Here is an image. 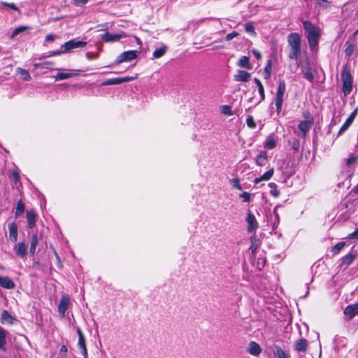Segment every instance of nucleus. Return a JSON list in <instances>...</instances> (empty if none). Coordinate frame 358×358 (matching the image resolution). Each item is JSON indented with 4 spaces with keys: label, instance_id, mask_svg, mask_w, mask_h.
<instances>
[{
    "label": "nucleus",
    "instance_id": "nucleus-1",
    "mask_svg": "<svg viewBox=\"0 0 358 358\" xmlns=\"http://www.w3.org/2000/svg\"><path fill=\"white\" fill-rule=\"evenodd\" d=\"M303 27L306 33V37L312 51L317 49L318 42L321 36L320 29L309 21H303Z\"/></svg>",
    "mask_w": 358,
    "mask_h": 358
},
{
    "label": "nucleus",
    "instance_id": "nucleus-2",
    "mask_svg": "<svg viewBox=\"0 0 358 358\" xmlns=\"http://www.w3.org/2000/svg\"><path fill=\"white\" fill-rule=\"evenodd\" d=\"M287 41L290 47L288 57L291 59H296L301 52V36L297 33H291L287 37Z\"/></svg>",
    "mask_w": 358,
    "mask_h": 358
},
{
    "label": "nucleus",
    "instance_id": "nucleus-3",
    "mask_svg": "<svg viewBox=\"0 0 358 358\" xmlns=\"http://www.w3.org/2000/svg\"><path fill=\"white\" fill-rule=\"evenodd\" d=\"M341 80L343 93L345 95L349 94L352 90V76L351 75L350 69L347 64L343 66Z\"/></svg>",
    "mask_w": 358,
    "mask_h": 358
},
{
    "label": "nucleus",
    "instance_id": "nucleus-4",
    "mask_svg": "<svg viewBox=\"0 0 358 358\" xmlns=\"http://www.w3.org/2000/svg\"><path fill=\"white\" fill-rule=\"evenodd\" d=\"M286 90V85L283 80H280L278 90L275 96V106L278 113H280L282 110V106L283 103V96Z\"/></svg>",
    "mask_w": 358,
    "mask_h": 358
},
{
    "label": "nucleus",
    "instance_id": "nucleus-5",
    "mask_svg": "<svg viewBox=\"0 0 358 358\" xmlns=\"http://www.w3.org/2000/svg\"><path fill=\"white\" fill-rule=\"evenodd\" d=\"M305 120L301 121L298 125L299 131L302 133L303 137H306L307 132L311 129L313 124V117L310 113L304 115Z\"/></svg>",
    "mask_w": 358,
    "mask_h": 358
},
{
    "label": "nucleus",
    "instance_id": "nucleus-6",
    "mask_svg": "<svg viewBox=\"0 0 358 358\" xmlns=\"http://www.w3.org/2000/svg\"><path fill=\"white\" fill-rule=\"evenodd\" d=\"M136 50H129L120 54L115 62L114 64H120L122 62H128L137 57Z\"/></svg>",
    "mask_w": 358,
    "mask_h": 358
},
{
    "label": "nucleus",
    "instance_id": "nucleus-7",
    "mask_svg": "<svg viewBox=\"0 0 358 358\" xmlns=\"http://www.w3.org/2000/svg\"><path fill=\"white\" fill-rule=\"evenodd\" d=\"M87 45V42L81 41H76L74 39L70 40L66 42L64 45H62V49H63V52H67L73 49L83 48Z\"/></svg>",
    "mask_w": 358,
    "mask_h": 358
},
{
    "label": "nucleus",
    "instance_id": "nucleus-8",
    "mask_svg": "<svg viewBox=\"0 0 358 358\" xmlns=\"http://www.w3.org/2000/svg\"><path fill=\"white\" fill-rule=\"evenodd\" d=\"M136 78V76H124L122 78H114L106 80L102 85H119L123 83L132 81Z\"/></svg>",
    "mask_w": 358,
    "mask_h": 358
},
{
    "label": "nucleus",
    "instance_id": "nucleus-9",
    "mask_svg": "<svg viewBox=\"0 0 358 358\" xmlns=\"http://www.w3.org/2000/svg\"><path fill=\"white\" fill-rule=\"evenodd\" d=\"M70 299L68 295H63L58 306V312L62 317H64L65 313L69 307Z\"/></svg>",
    "mask_w": 358,
    "mask_h": 358
},
{
    "label": "nucleus",
    "instance_id": "nucleus-10",
    "mask_svg": "<svg viewBox=\"0 0 358 358\" xmlns=\"http://www.w3.org/2000/svg\"><path fill=\"white\" fill-rule=\"evenodd\" d=\"M246 222L248 224V231L249 232L255 231L258 227V223L255 215L249 210L246 217Z\"/></svg>",
    "mask_w": 358,
    "mask_h": 358
},
{
    "label": "nucleus",
    "instance_id": "nucleus-11",
    "mask_svg": "<svg viewBox=\"0 0 358 358\" xmlns=\"http://www.w3.org/2000/svg\"><path fill=\"white\" fill-rule=\"evenodd\" d=\"M358 312V303L348 306L344 310V314L348 320H352Z\"/></svg>",
    "mask_w": 358,
    "mask_h": 358
},
{
    "label": "nucleus",
    "instance_id": "nucleus-12",
    "mask_svg": "<svg viewBox=\"0 0 358 358\" xmlns=\"http://www.w3.org/2000/svg\"><path fill=\"white\" fill-rule=\"evenodd\" d=\"M251 77V74L243 70H238L237 73L234 75V80L237 82H248Z\"/></svg>",
    "mask_w": 358,
    "mask_h": 358
},
{
    "label": "nucleus",
    "instance_id": "nucleus-13",
    "mask_svg": "<svg viewBox=\"0 0 358 358\" xmlns=\"http://www.w3.org/2000/svg\"><path fill=\"white\" fill-rule=\"evenodd\" d=\"M0 287L7 289H12L15 288V284L9 277L0 276Z\"/></svg>",
    "mask_w": 358,
    "mask_h": 358
},
{
    "label": "nucleus",
    "instance_id": "nucleus-14",
    "mask_svg": "<svg viewBox=\"0 0 358 358\" xmlns=\"http://www.w3.org/2000/svg\"><path fill=\"white\" fill-rule=\"evenodd\" d=\"M122 35L119 34H112L109 32H106L105 34H103L102 35L101 38L105 42L110 43V42L117 41L118 40H120L122 38Z\"/></svg>",
    "mask_w": 358,
    "mask_h": 358
},
{
    "label": "nucleus",
    "instance_id": "nucleus-15",
    "mask_svg": "<svg viewBox=\"0 0 358 358\" xmlns=\"http://www.w3.org/2000/svg\"><path fill=\"white\" fill-rule=\"evenodd\" d=\"M9 238L13 242H15L17 239V225L15 222L8 224Z\"/></svg>",
    "mask_w": 358,
    "mask_h": 358
},
{
    "label": "nucleus",
    "instance_id": "nucleus-16",
    "mask_svg": "<svg viewBox=\"0 0 358 358\" xmlns=\"http://www.w3.org/2000/svg\"><path fill=\"white\" fill-rule=\"evenodd\" d=\"M8 331L0 326V350L6 352V336Z\"/></svg>",
    "mask_w": 358,
    "mask_h": 358
},
{
    "label": "nucleus",
    "instance_id": "nucleus-17",
    "mask_svg": "<svg viewBox=\"0 0 358 358\" xmlns=\"http://www.w3.org/2000/svg\"><path fill=\"white\" fill-rule=\"evenodd\" d=\"M248 351L250 354L252 355L258 356L261 353L262 349L258 343H257L255 341H252L249 344Z\"/></svg>",
    "mask_w": 358,
    "mask_h": 358
},
{
    "label": "nucleus",
    "instance_id": "nucleus-18",
    "mask_svg": "<svg viewBox=\"0 0 358 358\" xmlns=\"http://www.w3.org/2000/svg\"><path fill=\"white\" fill-rule=\"evenodd\" d=\"M308 348V341L301 338L294 343V348L299 352H305Z\"/></svg>",
    "mask_w": 358,
    "mask_h": 358
},
{
    "label": "nucleus",
    "instance_id": "nucleus-19",
    "mask_svg": "<svg viewBox=\"0 0 358 358\" xmlns=\"http://www.w3.org/2000/svg\"><path fill=\"white\" fill-rule=\"evenodd\" d=\"M274 170L273 169H271L268 170L266 173H264L262 176L259 178H256L254 180L255 185L259 183L262 181H267L273 175Z\"/></svg>",
    "mask_w": 358,
    "mask_h": 358
},
{
    "label": "nucleus",
    "instance_id": "nucleus-20",
    "mask_svg": "<svg viewBox=\"0 0 358 358\" xmlns=\"http://www.w3.org/2000/svg\"><path fill=\"white\" fill-rule=\"evenodd\" d=\"M357 257L356 252H352L343 257L341 259L342 264L348 266L352 263Z\"/></svg>",
    "mask_w": 358,
    "mask_h": 358
},
{
    "label": "nucleus",
    "instance_id": "nucleus-21",
    "mask_svg": "<svg viewBox=\"0 0 358 358\" xmlns=\"http://www.w3.org/2000/svg\"><path fill=\"white\" fill-rule=\"evenodd\" d=\"M36 214L33 210H28L27 212V219L28 222V227L32 229L36 225Z\"/></svg>",
    "mask_w": 358,
    "mask_h": 358
},
{
    "label": "nucleus",
    "instance_id": "nucleus-22",
    "mask_svg": "<svg viewBox=\"0 0 358 358\" xmlns=\"http://www.w3.org/2000/svg\"><path fill=\"white\" fill-rule=\"evenodd\" d=\"M78 346L80 349L81 354L83 355L84 358H87V350L85 336L78 338Z\"/></svg>",
    "mask_w": 358,
    "mask_h": 358
},
{
    "label": "nucleus",
    "instance_id": "nucleus-23",
    "mask_svg": "<svg viewBox=\"0 0 358 358\" xmlns=\"http://www.w3.org/2000/svg\"><path fill=\"white\" fill-rule=\"evenodd\" d=\"M273 354L278 358H290L289 355L278 345L274 346Z\"/></svg>",
    "mask_w": 358,
    "mask_h": 358
},
{
    "label": "nucleus",
    "instance_id": "nucleus-24",
    "mask_svg": "<svg viewBox=\"0 0 358 358\" xmlns=\"http://www.w3.org/2000/svg\"><path fill=\"white\" fill-rule=\"evenodd\" d=\"M267 161L266 152L262 151L256 158V163L261 166L266 165Z\"/></svg>",
    "mask_w": 358,
    "mask_h": 358
},
{
    "label": "nucleus",
    "instance_id": "nucleus-25",
    "mask_svg": "<svg viewBox=\"0 0 358 358\" xmlns=\"http://www.w3.org/2000/svg\"><path fill=\"white\" fill-rule=\"evenodd\" d=\"M16 253L18 256H20L21 258H24L26 255L27 252V245L24 243H19L16 248Z\"/></svg>",
    "mask_w": 358,
    "mask_h": 358
},
{
    "label": "nucleus",
    "instance_id": "nucleus-26",
    "mask_svg": "<svg viewBox=\"0 0 358 358\" xmlns=\"http://www.w3.org/2000/svg\"><path fill=\"white\" fill-rule=\"evenodd\" d=\"M238 66L248 69H251L252 66L250 64L249 57L246 56H242L238 62Z\"/></svg>",
    "mask_w": 358,
    "mask_h": 358
},
{
    "label": "nucleus",
    "instance_id": "nucleus-27",
    "mask_svg": "<svg viewBox=\"0 0 358 358\" xmlns=\"http://www.w3.org/2000/svg\"><path fill=\"white\" fill-rule=\"evenodd\" d=\"M251 245L250 250L252 254H255L259 246V241L257 238L256 236L250 237Z\"/></svg>",
    "mask_w": 358,
    "mask_h": 358
},
{
    "label": "nucleus",
    "instance_id": "nucleus-28",
    "mask_svg": "<svg viewBox=\"0 0 358 358\" xmlns=\"http://www.w3.org/2000/svg\"><path fill=\"white\" fill-rule=\"evenodd\" d=\"M78 75V73H58L54 78L55 80H62L69 79L73 76Z\"/></svg>",
    "mask_w": 358,
    "mask_h": 358
},
{
    "label": "nucleus",
    "instance_id": "nucleus-29",
    "mask_svg": "<svg viewBox=\"0 0 358 358\" xmlns=\"http://www.w3.org/2000/svg\"><path fill=\"white\" fill-rule=\"evenodd\" d=\"M254 81L258 87V91H259V93L261 96L260 101H264L265 99V93H264V86L259 79L255 78Z\"/></svg>",
    "mask_w": 358,
    "mask_h": 358
},
{
    "label": "nucleus",
    "instance_id": "nucleus-30",
    "mask_svg": "<svg viewBox=\"0 0 358 358\" xmlns=\"http://www.w3.org/2000/svg\"><path fill=\"white\" fill-rule=\"evenodd\" d=\"M13 321V317L9 314V313L7 310H3L1 316V323L6 322L8 324H12Z\"/></svg>",
    "mask_w": 358,
    "mask_h": 358
},
{
    "label": "nucleus",
    "instance_id": "nucleus-31",
    "mask_svg": "<svg viewBox=\"0 0 358 358\" xmlns=\"http://www.w3.org/2000/svg\"><path fill=\"white\" fill-rule=\"evenodd\" d=\"M302 73L305 78L310 82H313L314 80V75L311 71V69L309 66L303 67L302 69Z\"/></svg>",
    "mask_w": 358,
    "mask_h": 358
},
{
    "label": "nucleus",
    "instance_id": "nucleus-32",
    "mask_svg": "<svg viewBox=\"0 0 358 358\" xmlns=\"http://www.w3.org/2000/svg\"><path fill=\"white\" fill-rule=\"evenodd\" d=\"M37 245H38L37 235L33 234L31 237V244H30V248H29V252L31 255H34L35 253V250H36Z\"/></svg>",
    "mask_w": 358,
    "mask_h": 358
},
{
    "label": "nucleus",
    "instance_id": "nucleus-33",
    "mask_svg": "<svg viewBox=\"0 0 358 358\" xmlns=\"http://www.w3.org/2000/svg\"><path fill=\"white\" fill-rule=\"evenodd\" d=\"M276 145V141L273 136L270 135L266 140L265 147L268 149H273Z\"/></svg>",
    "mask_w": 358,
    "mask_h": 358
},
{
    "label": "nucleus",
    "instance_id": "nucleus-34",
    "mask_svg": "<svg viewBox=\"0 0 358 358\" xmlns=\"http://www.w3.org/2000/svg\"><path fill=\"white\" fill-rule=\"evenodd\" d=\"M24 212V205L23 202L20 200L17 203L16 210H15V217L21 216Z\"/></svg>",
    "mask_w": 358,
    "mask_h": 358
},
{
    "label": "nucleus",
    "instance_id": "nucleus-35",
    "mask_svg": "<svg viewBox=\"0 0 358 358\" xmlns=\"http://www.w3.org/2000/svg\"><path fill=\"white\" fill-rule=\"evenodd\" d=\"M167 48L166 45L160 47L159 48L156 49L153 52V57L155 58H159L162 57L166 52Z\"/></svg>",
    "mask_w": 358,
    "mask_h": 358
},
{
    "label": "nucleus",
    "instance_id": "nucleus-36",
    "mask_svg": "<svg viewBox=\"0 0 358 358\" xmlns=\"http://www.w3.org/2000/svg\"><path fill=\"white\" fill-rule=\"evenodd\" d=\"M346 48L345 49V54L346 57H350L352 55L355 51V45L352 43L346 42L345 43Z\"/></svg>",
    "mask_w": 358,
    "mask_h": 358
},
{
    "label": "nucleus",
    "instance_id": "nucleus-37",
    "mask_svg": "<svg viewBox=\"0 0 358 358\" xmlns=\"http://www.w3.org/2000/svg\"><path fill=\"white\" fill-rule=\"evenodd\" d=\"M345 245V242H339L331 248V252L334 253V255H337L341 252Z\"/></svg>",
    "mask_w": 358,
    "mask_h": 358
},
{
    "label": "nucleus",
    "instance_id": "nucleus-38",
    "mask_svg": "<svg viewBox=\"0 0 358 358\" xmlns=\"http://www.w3.org/2000/svg\"><path fill=\"white\" fill-rule=\"evenodd\" d=\"M352 122H353L348 117V119L345 120L344 124L341 127L338 134H343L349 128V127L352 124Z\"/></svg>",
    "mask_w": 358,
    "mask_h": 358
},
{
    "label": "nucleus",
    "instance_id": "nucleus-39",
    "mask_svg": "<svg viewBox=\"0 0 358 358\" xmlns=\"http://www.w3.org/2000/svg\"><path fill=\"white\" fill-rule=\"evenodd\" d=\"M271 65L272 62L271 60H268L266 65L264 68V78L268 79L271 76Z\"/></svg>",
    "mask_w": 358,
    "mask_h": 358
},
{
    "label": "nucleus",
    "instance_id": "nucleus-40",
    "mask_svg": "<svg viewBox=\"0 0 358 358\" xmlns=\"http://www.w3.org/2000/svg\"><path fill=\"white\" fill-rule=\"evenodd\" d=\"M269 187L271 189L270 190V194L274 197H278L280 195V192L277 189V185L273 182H271L269 184Z\"/></svg>",
    "mask_w": 358,
    "mask_h": 358
},
{
    "label": "nucleus",
    "instance_id": "nucleus-41",
    "mask_svg": "<svg viewBox=\"0 0 358 358\" xmlns=\"http://www.w3.org/2000/svg\"><path fill=\"white\" fill-rule=\"evenodd\" d=\"M244 27H245V29L246 32L251 34L252 35L256 34V32L255 31V27H254L252 23H251V22L246 23V24H245Z\"/></svg>",
    "mask_w": 358,
    "mask_h": 358
},
{
    "label": "nucleus",
    "instance_id": "nucleus-42",
    "mask_svg": "<svg viewBox=\"0 0 358 358\" xmlns=\"http://www.w3.org/2000/svg\"><path fill=\"white\" fill-rule=\"evenodd\" d=\"M18 71H19L20 76L22 77V78L24 80L28 81V80H31V76L29 75V73L27 70L22 69H19Z\"/></svg>",
    "mask_w": 358,
    "mask_h": 358
},
{
    "label": "nucleus",
    "instance_id": "nucleus-43",
    "mask_svg": "<svg viewBox=\"0 0 358 358\" xmlns=\"http://www.w3.org/2000/svg\"><path fill=\"white\" fill-rule=\"evenodd\" d=\"M29 29L28 27H26V26H20V27H17L16 29H14L12 35H11V37L13 38L15 37V36H17V34H19L20 33L24 31H26Z\"/></svg>",
    "mask_w": 358,
    "mask_h": 358
},
{
    "label": "nucleus",
    "instance_id": "nucleus-44",
    "mask_svg": "<svg viewBox=\"0 0 358 358\" xmlns=\"http://www.w3.org/2000/svg\"><path fill=\"white\" fill-rule=\"evenodd\" d=\"M230 182L232 186L238 190H242V186L240 185V180L238 178H232L230 180Z\"/></svg>",
    "mask_w": 358,
    "mask_h": 358
},
{
    "label": "nucleus",
    "instance_id": "nucleus-45",
    "mask_svg": "<svg viewBox=\"0 0 358 358\" xmlns=\"http://www.w3.org/2000/svg\"><path fill=\"white\" fill-rule=\"evenodd\" d=\"M246 123L248 127L255 129L256 127V123L252 116H248L246 119Z\"/></svg>",
    "mask_w": 358,
    "mask_h": 358
},
{
    "label": "nucleus",
    "instance_id": "nucleus-46",
    "mask_svg": "<svg viewBox=\"0 0 358 358\" xmlns=\"http://www.w3.org/2000/svg\"><path fill=\"white\" fill-rule=\"evenodd\" d=\"M299 140L297 138H294L292 143V148L293 150H294L296 152H297L299 149Z\"/></svg>",
    "mask_w": 358,
    "mask_h": 358
},
{
    "label": "nucleus",
    "instance_id": "nucleus-47",
    "mask_svg": "<svg viewBox=\"0 0 358 358\" xmlns=\"http://www.w3.org/2000/svg\"><path fill=\"white\" fill-rule=\"evenodd\" d=\"M358 159V156L352 155L350 157L346 162L347 165L350 166L355 163Z\"/></svg>",
    "mask_w": 358,
    "mask_h": 358
},
{
    "label": "nucleus",
    "instance_id": "nucleus-48",
    "mask_svg": "<svg viewBox=\"0 0 358 358\" xmlns=\"http://www.w3.org/2000/svg\"><path fill=\"white\" fill-rule=\"evenodd\" d=\"M222 113L227 115H231L233 114L231 107L229 106H223Z\"/></svg>",
    "mask_w": 358,
    "mask_h": 358
},
{
    "label": "nucleus",
    "instance_id": "nucleus-49",
    "mask_svg": "<svg viewBox=\"0 0 358 358\" xmlns=\"http://www.w3.org/2000/svg\"><path fill=\"white\" fill-rule=\"evenodd\" d=\"M240 197L243 198L244 202H248L250 199V194L245 192L240 194Z\"/></svg>",
    "mask_w": 358,
    "mask_h": 358
},
{
    "label": "nucleus",
    "instance_id": "nucleus-50",
    "mask_svg": "<svg viewBox=\"0 0 358 358\" xmlns=\"http://www.w3.org/2000/svg\"><path fill=\"white\" fill-rule=\"evenodd\" d=\"M53 64V62H45L42 64H36L35 66H41L42 68H44V69H50V66Z\"/></svg>",
    "mask_w": 358,
    "mask_h": 358
},
{
    "label": "nucleus",
    "instance_id": "nucleus-51",
    "mask_svg": "<svg viewBox=\"0 0 358 358\" xmlns=\"http://www.w3.org/2000/svg\"><path fill=\"white\" fill-rule=\"evenodd\" d=\"M348 239H358V228L355 229V231L347 236Z\"/></svg>",
    "mask_w": 358,
    "mask_h": 358
},
{
    "label": "nucleus",
    "instance_id": "nucleus-52",
    "mask_svg": "<svg viewBox=\"0 0 358 358\" xmlns=\"http://www.w3.org/2000/svg\"><path fill=\"white\" fill-rule=\"evenodd\" d=\"M238 36V32L233 31L231 33H229V34H227V36L225 37V39H226V41H231L234 37H236Z\"/></svg>",
    "mask_w": 358,
    "mask_h": 358
},
{
    "label": "nucleus",
    "instance_id": "nucleus-53",
    "mask_svg": "<svg viewBox=\"0 0 358 358\" xmlns=\"http://www.w3.org/2000/svg\"><path fill=\"white\" fill-rule=\"evenodd\" d=\"M357 112H358V108H355L352 113L350 115V116L348 117V118L350 120H351L352 122L354 121L355 117L357 116Z\"/></svg>",
    "mask_w": 358,
    "mask_h": 358
},
{
    "label": "nucleus",
    "instance_id": "nucleus-54",
    "mask_svg": "<svg viewBox=\"0 0 358 358\" xmlns=\"http://www.w3.org/2000/svg\"><path fill=\"white\" fill-rule=\"evenodd\" d=\"M357 112H358V108H355L352 113L350 115V116L348 117V118L350 120H351L352 122L354 121L355 117L357 116Z\"/></svg>",
    "mask_w": 358,
    "mask_h": 358
},
{
    "label": "nucleus",
    "instance_id": "nucleus-55",
    "mask_svg": "<svg viewBox=\"0 0 358 358\" xmlns=\"http://www.w3.org/2000/svg\"><path fill=\"white\" fill-rule=\"evenodd\" d=\"M252 54L254 55V56L257 59H262V54L260 53V52H259L258 50H252Z\"/></svg>",
    "mask_w": 358,
    "mask_h": 358
},
{
    "label": "nucleus",
    "instance_id": "nucleus-56",
    "mask_svg": "<svg viewBox=\"0 0 358 358\" xmlns=\"http://www.w3.org/2000/svg\"><path fill=\"white\" fill-rule=\"evenodd\" d=\"M63 49L64 48H61L60 50L59 51H51L50 52V56H54V55H59L60 54H64V53H66L65 52H63Z\"/></svg>",
    "mask_w": 358,
    "mask_h": 358
},
{
    "label": "nucleus",
    "instance_id": "nucleus-57",
    "mask_svg": "<svg viewBox=\"0 0 358 358\" xmlns=\"http://www.w3.org/2000/svg\"><path fill=\"white\" fill-rule=\"evenodd\" d=\"M76 6H82L87 3L88 0H73Z\"/></svg>",
    "mask_w": 358,
    "mask_h": 358
},
{
    "label": "nucleus",
    "instance_id": "nucleus-58",
    "mask_svg": "<svg viewBox=\"0 0 358 358\" xmlns=\"http://www.w3.org/2000/svg\"><path fill=\"white\" fill-rule=\"evenodd\" d=\"M56 36L53 34H48L45 36V40L49 42H52L55 40Z\"/></svg>",
    "mask_w": 358,
    "mask_h": 358
},
{
    "label": "nucleus",
    "instance_id": "nucleus-59",
    "mask_svg": "<svg viewBox=\"0 0 358 358\" xmlns=\"http://www.w3.org/2000/svg\"><path fill=\"white\" fill-rule=\"evenodd\" d=\"M3 4L14 10H17V7L14 3H3Z\"/></svg>",
    "mask_w": 358,
    "mask_h": 358
},
{
    "label": "nucleus",
    "instance_id": "nucleus-60",
    "mask_svg": "<svg viewBox=\"0 0 358 358\" xmlns=\"http://www.w3.org/2000/svg\"><path fill=\"white\" fill-rule=\"evenodd\" d=\"M76 331L78 335V338L85 336L80 327H77Z\"/></svg>",
    "mask_w": 358,
    "mask_h": 358
},
{
    "label": "nucleus",
    "instance_id": "nucleus-61",
    "mask_svg": "<svg viewBox=\"0 0 358 358\" xmlns=\"http://www.w3.org/2000/svg\"><path fill=\"white\" fill-rule=\"evenodd\" d=\"M60 352L61 353H66L67 352V347L64 345H62L60 348Z\"/></svg>",
    "mask_w": 358,
    "mask_h": 358
},
{
    "label": "nucleus",
    "instance_id": "nucleus-62",
    "mask_svg": "<svg viewBox=\"0 0 358 358\" xmlns=\"http://www.w3.org/2000/svg\"><path fill=\"white\" fill-rule=\"evenodd\" d=\"M352 192L358 194V184L352 189Z\"/></svg>",
    "mask_w": 358,
    "mask_h": 358
},
{
    "label": "nucleus",
    "instance_id": "nucleus-63",
    "mask_svg": "<svg viewBox=\"0 0 358 358\" xmlns=\"http://www.w3.org/2000/svg\"><path fill=\"white\" fill-rule=\"evenodd\" d=\"M13 177L15 178V180H19V176L17 173L14 172L13 173Z\"/></svg>",
    "mask_w": 358,
    "mask_h": 358
},
{
    "label": "nucleus",
    "instance_id": "nucleus-64",
    "mask_svg": "<svg viewBox=\"0 0 358 358\" xmlns=\"http://www.w3.org/2000/svg\"><path fill=\"white\" fill-rule=\"evenodd\" d=\"M317 3H318V4H320V2H321V3H323V2H324V3H327V0H317Z\"/></svg>",
    "mask_w": 358,
    "mask_h": 358
}]
</instances>
